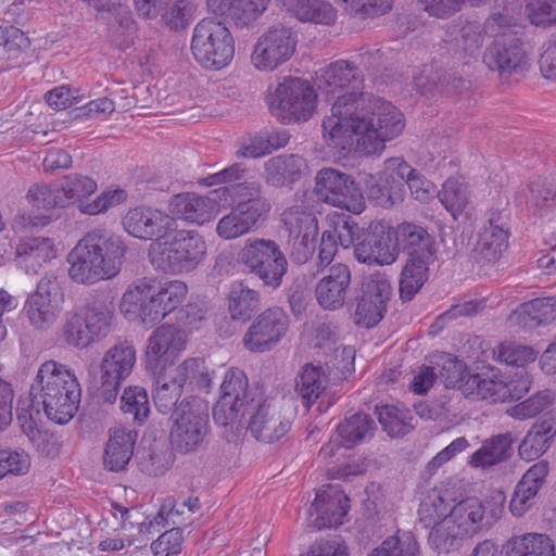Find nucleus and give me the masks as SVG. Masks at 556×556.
<instances>
[{
	"mask_svg": "<svg viewBox=\"0 0 556 556\" xmlns=\"http://www.w3.org/2000/svg\"><path fill=\"white\" fill-rule=\"evenodd\" d=\"M355 258L367 265H390L395 262L393 227L383 220H374L363 228L354 249Z\"/></svg>",
	"mask_w": 556,
	"mask_h": 556,
	"instance_id": "18",
	"label": "nucleus"
},
{
	"mask_svg": "<svg viewBox=\"0 0 556 556\" xmlns=\"http://www.w3.org/2000/svg\"><path fill=\"white\" fill-rule=\"evenodd\" d=\"M527 204L540 217L556 213V181L536 178L528 184Z\"/></svg>",
	"mask_w": 556,
	"mask_h": 556,
	"instance_id": "41",
	"label": "nucleus"
},
{
	"mask_svg": "<svg viewBox=\"0 0 556 556\" xmlns=\"http://www.w3.org/2000/svg\"><path fill=\"white\" fill-rule=\"evenodd\" d=\"M59 282L55 277H42L36 291L30 294L25 303L24 311L29 323L37 329L47 328L56 317V306L52 304V295L59 291Z\"/></svg>",
	"mask_w": 556,
	"mask_h": 556,
	"instance_id": "28",
	"label": "nucleus"
},
{
	"mask_svg": "<svg viewBox=\"0 0 556 556\" xmlns=\"http://www.w3.org/2000/svg\"><path fill=\"white\" fill-rule=\"evenodd\" d=\"M375 414L382 430L390 437H404L413 429L410 425L413 417L408 409L394 405H381L376 406Z\"/></svg>",
	"mask_w": 556,
	"mask_h": 556,
	"instance_id": "47",
	"label": "nucleus"
},
{
	"mask_svg": "<svg viewBox=\"0 0 556 556\" xmlns=\"http://www.w3.org/2000/svg\"><path fill=\"white\" fill-rule=\"evenodd\" d=\"M62 197H64L66 206L91 195L97 190V182L80 174H70L60 181Z\"/></svg>",
	"mask_w": 556,
	"mask_h": 556,
	"instance_id": "55",
	"label": "nucleus"
},
{
	"mask_svg": "<svg viewBox=\"0 0 556 556\" xmlns=\"http://www.w3.org/2000/svg\"><path fill=\"white\" fill-rule=\"evenodd\" d=\"M438 377L447 389H460L465 393V381L470 375L464 362L453 358L451 355L441 358Z\"/></svg>",
	"mask_w": 556,
	"mask_h": 556,
	"instance_id": "57",
	"label": "nucleus"
},
{
	"mask_svg": "<svg viewBox=\"0 0 556 556\" xmlns=\"http://www.w3.org/2000/svg\"><path fill=\"white\" fill-rule=\"evenodd\" d=\"M315 191L326 203L353 214H361L366 207L363 192L354 179L332 167H324L317 172Z\"/></svg>",
	"mask_w": 556,
	"mask_h": 556,
	"instance_id": "13",
	"label": "nucleus"
},
{
	"mask_svg": "<svg viewBox=\"0 0 556 556\" xmlns=\"http://www.w3.org/2000/svg\"><path fill=\"white\" fill-rule=\"evenodd\" d=\"M508 230L484 229L479 233L477 250L486 263L496 262L508 248Z\"/></svg>",
	"mask_w": 556,
	"mask_h": 556,
	"instance_id": "50",
	"label": "nucleus"
},
{
	"mask_svg": "<svg viewBox=\"0 0 556 556\" xmlns=\"http://www.w3.org/2000/svg\"><path fill=\"white\" fill-rule=\"evenodd\" d=\"M62 193L60 181L34 185L28 189L27 199L37 208L66 207L67 200L62 197Z\"/></svg>",
	"mask_w": 556,
	"mask_h": 556,
	"instance_id": "53",
	"label": "nucleus"
},
{
	"mask_svg": "<svg viewBox=\"0 0 556 556\" xmlns=\"http://www.w3.org/2000/svg\"><path fill=\"white\" fill-rule=\"evenodd\" d=\"M555 402V393L551 389L538 391L527 400L516 404L508 409L509 416L515 419L525 420L534 418L549 408Z\"/></svg>",
	"mask_w": 556,
	"mask_h": 556,
	"instance_id": "52",
	"label": "nucleus"
},
{
	"mask_svg": "<svg viewBox=\"0 0 556 556\" xmlns=\"http://www.w3.org/2000/svg\"><path fill=\"white\" fill-rule=\"evenodd\" d=\"M135 363L136 350L131 344L121 342L111 346L101 361L98 397L105 403H114L123 381L131 374Z\"/></svg>",
	"mask_w": 556,
	"mask_h": 556,
	"instance_id": "16",
	"label": "nucleus"
},
{
	"mask_svg": "<svg viewBox=\"0 0 556 556\" xmlns=\"http://www.w3.org/2000/svg\"><path fill=\"white\" fill-rule=\"evenodd\" d=\"M349 503L350 498L339 486L327 485L318 491L309 508L311 516L316 514L314 527L321 530L341 526L350 510Z\"/></svg>",
	"mask_w": 556,
	"mask_h": 556,
	"instance_id": "24",
	"label": "nucleus"
},
{
	"mask_svg": "<svg viewBox=\"0 0 556 556\" xmlns=\"http://www.w3.org/2000/svg\"><path fill=\"white\" fill-rule=\"evenodd\" d=\"M242 261L250 273L265 285L277 288L288 269L287 258L277 242L255 239L242 250Z\"/></svg>",
	"mask_w": 556,
	"mask_h": 556,
	"instance_id": "14",
	"label": "nucleus"
},
{
	"mask_svg": "<svg viewBox=\"0 0 556 556\" xmlns=\"http://www.w3.org/2000/svg\"><path fill=\"white\" fill-rule=\"evenodd\" d=\"M465 394L493 403H504L509 400L505 379L500 370L495 368L469 375L465 381Z\"/></svg>",
	"mask_w": 556,
	"mask_h": 556,
	"instance_id": "33",
	"label": "nucleus"
},
{
	"mask_svg": "<svg viewBox=\"0 0 556 556\" xmlns=\"http://www.w3.org/2000/svg\"><path fill=\"white\" fill-rule=\"evenodd\" d=\"M190 49L203 68L219 71L233 59L235 39L223 22L203 18L193 28Z\"/></svg>",
	"mask_w": 556,
	"mask_h": 556,
	"instance_id": "8",
	"label": "nucleus"
},
{
	"mask_svg": "<svg viewBox=\"0 0 556 556\" xmlns=\"http://www.w3.org/2000/svg\"><path fill=\"white\" fill-rule=\"evenodd\" d=\"M516 313L523 327L535 328L556 317V296L538 298L519 305Z\"/></svg>",
	"mask_w": 556,
	"mask_h": 556,
	"instance_id": "42",
	"label": "nucleus"
},
{
	"mask_svg": "<svg viewBox=\"0 0 556 556\" xmlns=\"http://www.w3.org/2000/svg\"><path fill=\"white\" fill-rule=\"evenodd\" d=\"M450 503L438 491L428 493L419 504V523L433 532L448 516Z\"/></svg>",
	"mask_w": 556,
	"mask_h": 556,
	"instance_id": "46",
	"label": "nucleus"
},
{
	"mask_svg": "<svg viewBox=\"0 0 556 556\" xmlns=\"http://www.w3.org/2000/svg\"><path fill=\"white\" fill-rule=\"evenodd\" d=\"M138 432L123 427L110 430L103 465L109 471L124 470L134 455Z\"/></svg>",
	"mask_w": 556,
	"mask_h": 556,
	"instance_id": "32",
	"label": "nucleus"
},
{
	"mask_svg": "<svg viewBox=\"0 0 556 556\" xmlns=\"http://www.w3.org/2000/svg\"><path fill=\"white\" fill-rule=\"evenodd\" d=\"M329 383V377L319 365L305 364L295 377V392L306 408L320 399Z\"/></svg>",
	"mask_w": 556,
	"mask_h": 556,
	"instance_id": "35",
	"label": "nucleus"
},
{
	"mask_svg": "<svg viewBox=\"0 0 556 556\" xmlns=\"http://www.w3.org/2000/svg\"><path fill=\"white\" fill-rule=\"evenodd\" d=\"M281 223L287 239L319 233L317 217L300 206L286 208L281 214Z\"/></svg>",
	"mask_w": 556,
	"mask_h": 556,
	"instance_id": "44",
	"label": "nucleus"
},
{
	"mask_svg": "<svg viewBox=\"0 0 556 556\" xmlns=\"http://www.w3.org/2000/svg\"><path fill=\"white\" fill-rule=\"evenodd\" d=\"M549 472L547 460H539L526 470L513 492L509 510L515 517H522L536 504L541 489L545 485Z\"/></svg>",
	"mask_w": 556,
	"mask_h": 556,
	"instance_id": "25",
	"label": "nucleus"
},
{
	"mask_svg": "<svg viewBox=\"0 0 556 556\" xmlns=\"http://www.w3.org/2000/svg\"><path fill=\"white\" fill-rule=\"evenodd\" d=\"M438 198L453 215L462 213L467 204L466 189L458 179L448 178L438 191Z\"/></svg>",
	"mask_w": 556,
	"mask_h": 556,
	"instance_id": "58",
	"label": "nucleus"
},
{
	"mask_svg": "<svg viewBox=\"0 0 556 556\" xmlns=\"http://www.w3.org/2000/svg\"><path fill=\"white\" fill-rule=\"evenodd\" d=\"M526 10L535 26L556 23V0H526Z\"/></svg>",
	"mask_w": 556,
	"mask_h": 556,
	"instance_id": "62",
	"label": "nucleus"
},
{
	"mask_svg": "<svg viewBox=\"0 0 556 556\" xmlns=\"http://www.w3.org/2000/svg\"><path fill=\"white\" fill-rule=\"evenodd\" d=\"M169 441L181 454L195 452L205 445L210 432L208 406L195 396L185 397L170 415Z\"/></svg>",
	"mask_w": 556,
	"mask_h": 556,
	"instance_id": "7",
	"label": "nucleus"
},
{
	"mask_svg": "<svg viewBox=\"0 0 556 556\" xmlns=\"http://www.w3.org/2000/svg\"><path fill=\"white\" fill-rule=\"evenodd\" d=\"M97 10L99 13L108 14L106 20L111 43L119 50H126L130 46L131 35L136 31V24L129 7L109 2L98 7Z\"/></svg>",
	"mask_w": 556,
	"mask_h": 556,
	"instance_id": "31",
	"label": "nucleus"
},
{
	"mask_svg": "<svg viewBox=\"0 0 556 556\" xmlns=\"http://www.w3.org/2000/svg\"><path fill=\"white\" fill-rule=\"evenodd\" d=\"M153 375L155 376L153 392L155 408L163 415L173 414L179 405L178 400L184 388L174 376H168L165 370H157Z\"/></svg>",
	"mask_w": 556,
	"mask_h": 556,
	"instance_id": "43",
	"label": "nucleus"
},
{
	"mask_svg": "<svg viewBox=\"0 0 556 556\" xmlns=\"http://www.w3.org/2000/svg\"><path fill=\"white\" fill-rule=\"evenodd\" d=\"M305 167V160L298 154L276 155L264 164V180L275 188L288 187L301 179Z\"/></svg>",
	"mask_w": 556,
	"mask_h": 556,
	"instance_id": "34",
	"label": "nucleus"
},
{
	"mask_svg": "<svg viewBox=\"0 0 556 556\" xmlns=\"http://www.w3.org/2000/svg\"><path fill=\"white\" fill-rule=\"evenodd\" d=\"M350 285V266L344 263H334L315 286L317 303L327 311L343 307Z\"/></svg>",
	"mask_w": 556,
	"mask_h": 556,
	"instance_id": "26",
	"label": "nucleus"
},
{
	"mask_svg": "<svg viewBox=\"0 0 556 556\" xmlns=\"http://www.w3.org/2000/svg\"><path fill=\"white\" fill-rule=\"evenodd\" d=\"M556 437V407L536 420L518 445V454L527 462L538 459L552 446Z\"/></svg>",
	"mask_w": 556,
	"mask_h": 556,
	"instance_id": "29",
	"label": "nucleus"
},
{
	"mask_svg": "<svg viewBox=\"0 0 556 556\" xmlns=\"http://www.w3.org/2000/svg\"><path fill=\"white\" fill-rule=\"evenodd\" d=\"M127 250L118 236L101 229L89 231L68 254V275L84 285L113 278L119 273Z\"/></svg>",
	"mask_w": 556,
	"mask_h": 556,
	"instance_id": "4",
	"label": "nucleus"
},
{
	"mask_svg": "<svg viewBox=\"0 0 556 556\" xmlns=\"http://www.w3.org/2000/svg\"><path fill=\"white\" fill-rule=\"evenodd\" d=\"M404 126V115L396 106L363 92L338 97L331 114L323 121L328 146L364 155L380 154L386 142L396 138Z\"/></svg>",
	"mask_w": 556,
	"mask_h": 556,
	"instance_id": "1",
	"label": "nucleus"
},
{
	"mask_svg": "<svg viewBox=\"0 0 556 556\" xmlns=\"http://www.w3.org/2000/svg\"><path fill=\"white\" fill-rule=\"evenodd\" d=\"M323 80L329 92H334L348 87L358 88L362 85L363 76L353 63L338 60L325 70Z\"/></svg>",
	"mask_w": 556,
	"mask_h": 556,
	"instance_id": "45",
	"label": "nucleus"
},
{
	"mask_svg": "<svg viewBox=\"0 0 556 556\" xmlns=\"http://www.w3.org/2000/svg\"><path fill=\"white\" fill-rule=\"evenodd\" d=\"M184 530L181 528H173L163 532L151 544L154 556L178 555L181 552L184 542Z\"/></svg>",
	"mask_w": 556,
	"mask_h": 556,
	"instance_id": "64",
	"label": "nucleus"
},
{
	"mask_svg": "<svg viewBox=\"0 0 556 556\" xmlns=\"http://www.w3.org/2000/svg\"><path fill=\"white\" fill-rule=\"evenodd\" d=\"M55 257L53 240L48 237H26L15 248L16 265L27 274H36Z\"/></svg>",
	"mask_w": 556,
	"mask_h": 556,
	"instance_id": "30",
	"label": "nucleus"
},
{
	"mask_svg": "<svg viewBox=\"0 0 556 556\" xmlns=\"http://www.w3.org/2000/svg\"><path fill=\"white\" fill-rule=\"evenodd\" d=\"M174 376L184 388L186 384L201 391H210L212 379L203 358H188L176 369Z\"/></svg>",
	"mask_w": 556,
	"mask_h": 556,
	"instance_id": "48",
	"label": "nucleus"
},
{
	"mask_svg": "<svg viewBox=\"0 0 556 556\" xmlns=\"http://www.w3.org/2000/svg\"><path fill=\"white\" fill-rule=\"evenodd\" d=\"M245 187L240 185L223 186L201 195L197 192H180L170 197L168 211L170 217L188 224L203 225L214 218L222 202L237 195Z\"/></svg>",
	"mask_w": 556,
	"mask_h": 556,
	"instance_id": "12",
	"label": "nucleus"
},
{
	"mask_svg": "<svg viewBox=\"0 0 556 556\" xmlns=\"http://www.w3.org/2000/svg\"><path fill=\"white\" fill-rule=\"evenodd\" d=\"M413 168L401 157H391L384 162L383 169L379 176L396 199L402 198L404 187Z\"/></svg>",
	"mask_w": 556,
	"mask_h": 556,
	"instance_id": "51",
	"label": "nucleus"
},
{
	"mask_svg": "<svg viewBox=\"0 0 556 556\" xmlns=\"http://www.w3.org/2000/svg\"><path fill=\"white\" fill-rule=\"evenodd\" d=\"M504 501L502 492L485 501L477 497L462 500L451 507L444 522L429 532V544L440 553L457 549L466 538L493 527L502 517Z\"/></svg>",
	"mask_w": 556,
	"mask_h": 556,
	"instance_id": "2",
	"label": "nucleus"
},
{
	"mask_svg": "<svg viewBox=\"0 0 556 556\" xmlns=\"http://www.w3.org/2000/svg\"><path fill=\"white\" fill-rule=\"evenodd\" d=\"M187 332L173 325L157 327L148 340L146 368L152 374L166 370L186 349Z\"/></svg>",
	"mask_w": 556,
	"mask_h": 556,
	"instance_id": "20",
	"label": "nucleus"
},
{
	"mask_svg": "<svg viewBox=\"0 0 556 556\" xmlns=\"http://www.w3.org/2000/svg\"><path fill=\"white\" fill-rule=\"evenodd\" d=\"M247 427L260 442L274 443L283 438L291 429V421L271 402L258 399L253 410L245 416L242 426Z\"/></svg>",
	"mask_w": 556,
	"mask_h": 556,
	"instance_id": "21",
	"label": "nucleus"
},
{
	"mask_svg": "<svg viewBox=\"0 0 556 556\" xmlns=\"http://www.w3.org/2000/svg\"><path fill=\"white\" fill-rule=\"evenodd\" d=\"M330 230L332 235L338 239L340 245L343 249L356 247L359 241L363 228H359L355 219L349 215L341 214L337 215L331 220Z\"/></svg>",
	"mask_w": 556,
	"mask_h": 556,
	"instance_id": "59",
	"label": "nucleus"
},
{
	"mask_svg": "<svg viewBox=\"0 0 556 556\" xmlns=\"http://www.w3.org/2000/svg\"><path fill=\"white\" fill-rule=\"evenodd\" d=\"M122 225L129 236L151 242L176 226L167 213L143 205L129 208L122 218Z\"/></svg>",
	"mask_w": 556,
	"mask_h": 556,
	"instance_id": "22",
	"label": "nucleus"
},
{
	"mask_svg": "<svg viewBox=\"0 0 556 556\" xmlns=\"http://www.w3.org/2000/svg\"><path fill=\"white\" fill-rule=\"evenodd\" d=\"M121 409L131 416L138 425H143L150 415L148 392L142 387H128L121 397Z\"/></svg>",
	"mask_w": 556,
	"mask_h": 556,
	"instance_id": "49",
	"label": "nucleus"
},
{
	"mask_svg": "<svg viewBox=\"0 0 556 556\" xmlns=\"http://www.w3.org/2000/svg\"><path fill=\"white\" fill-rule=\"evenodd\" d=\"M394 253L407 257L437 258L435 241L428 230L414 223L404 222L393 227Z\"/></svg>",
	"mask_w": 556,
	"mask_h": 556,
	"instance_id": "27",
	"label": "nucleus"
},
{
	"mask_svg": "<svg viewBox=\"0 0 556 556\" xmlns=\"http://www.w3.org/2000/svg\"><path fill=\"white\" fill-rule=\"evenodd\" d=\"M187 293L188 287L181 280L156 282L142 278L123 294L121 308L126 314L138 315L144 326L152 327L177 313Z\"/></svg>",
	"mask_w": 556,
	"mask_h": 556,
	"instance_id": "5",
	"label": "nucleus"
},
{
	"mask_svg": "<svg viewBox=\"0 0 556 556\" xmlns=\"http://www.w3.org/2000/svg\"><path fill=\"white\" fill-rule=\"evenodd\" d=\"M206 255V243L195 230L172 226L148 248L152 267L163 274L178 275L195 269Z\"/></svg>",
	"mask_w": 556,
	"mask_h": 556,
	"instance_id": "6",
	"label": "nucleus"
},
{
	"mask_svg": "<svg viewBox=\"0 0 556 556\" xmlns=\"http://www.w3.org/2000/svg\"><path fill=\"white\" fill-rule=\"evenodd\" d=\"M506 556H555V544L545 533L514 535L504 545Z\"/></svg>",
	"mask_w": 556,
	"mask_h": 556,
	"instance_id": "38",
	"label": "nucleus"
},
{
	"mask_svg": "<svg viewBox=\"0 0 556 556\" xmlns=\"http://www.w3.org/2000/svg\"><path fill=\"white\" fill-rule=\"evenodd\" d=\"M290 326L287 312L268 307L251 323L242 338L244 349L251 353H265L276 348L286 337Z\"/></svg>",
	"mask_w": 556,
	"mask_h": 556,
	"instance_id": "15",
	"label": "nucleus"
},
{
	"mask_svg": "<svg viewBox=\"0 0 556 556\" xmlns=\"http://www.w3.org/2000/svg\"><path fill=\"white\" fill-rule=\"evenodd\" d=\"M239 185L247 189L240 190L237 195L222 202V206H231L245 225L254 231L267 219L271 205L266 198L261 195L262 187L257 181L244 180Z\"/></svg>",
	"mask_w": 556,
	"mask_h": 556,
	"instance_id": "23",
	"label": "nucleus"
},
{
	"mask_svg": "<svg viewBox=\"0 0 556 556\" xmlns=\"http://www.w3.org/2000/svg\"><path fill=\"white\" fill-rule=\"evenodd\" d=\"M437 258L407 257L400 277V299L409 302L419 292L429 278V266Z\"/></svg>",
	"mask_w": 556,
	"mask_h": 556,
	"instance_id": "37",
	"label": "nucleus"
},
{
	"mask_svg": "<svg viewBox=\"0 0 556 556\" xmlns=\"http://www.w3.org/2000/svg\"><path fill=\"white\" fill-rule=\"evenodd\" d=\"M485 65L500 76L521 75L529 67L528 54L515 34L497 36L483 55Z\"/></svg>",
	"mask_w": 556,
	"mask_h": 556,
	"instance_id": "19",
	"label": "nucleus"
},
{
	"mask_svg": "<svg viewBox=\"0 0 556 556\" xmlns=\"http://www.w3.org/2000/svg\"><path fill=\"white\" fill-rule=\"evenodd\" d=\"M391 292L392 288L386 275L375 273L363 279L361 295L358 299L376 302L378 305L387 306Z\"/></svg>",
	"mask_w": 556,
	"mask_h": 556,
	"instance_id": "56",
	"label": "nucleus"
},
{
	"mask_svg": "<svg viewBox=\"0 0 556 556\" xmlns=\"http://www.w3.org/2000/svg\"><path fill=\"white\" fill-rule=\"evenodd\" d=\"M29 397L36 415L42 407L48 419L65 425L78 410L81 389L75 374L65 365L48 361L39 367Z\"/></svg>",
	"mask_w": 556,
	"mask_h": 556,
	"instance_id": "3",
	"label": "nucleus"
},
{
	"mask_svg": "<svg viewBox=\"0 0 556 556\" xmlns=\"http://www.w3.org/2000/svg\"><path fill=\"white\" fill-rule=\"evenodd\" d=\"M317 93L311 84L301 78L287 77L268 96L270 113L283 124L309 119L315 110Z\"/></svg>",
	"mask_w": 556,
	"mask_h": 556,
	"instance_id": "10",
	"label": "nucleus"
},
{
	"mask_svg": "<svg viewBox=\"0 0 556 556\" xmlns=\"http://www.w3.org/2000/svg\"><path fill=\"white\" fill-rule=\"evenodd\" d=\"M296 42V34L290 28L270 27L254 45L251 62L258 71H274L291 59Z\"/></svg>",
	"mask_w": 556,
	"mask_h": 556,
	"instance_id": "17",
	"label": "nucleus"
},
{
	"mask_svg": "<svg viewBox=\"0 0 556 556\" xmlns=\"http://www.w3.org/2000/svg\"><path fill=\"white\" fill-rule=\"evenodd\" d=\"M387 312L386 305L358 299L354 312V321L357 326L372 328L377 326Z\"/></svg>",
	"mask_w": 556,
	"mask_h": 556,
	"instance_id": "63",
	"label": "nucleus"
},
{
	"mask_svg": "<svg viewBox=\"0 0 556 556\" xmlns=\"http://www.w3.org/2000/svg\"><path fill=\"white\" fill-rule=\"evenodd\" d=\"M110 328V312L94 304H88L65 314L60 338L66 345L83 350L106 337Z\"/></svg>",
	"mask_w": 556,
	"mask_h": 556,
	"instance_id": "11",
	"label": "nucleus"
},
{
	"mask_svg": "<svg viewBox=\"0 0 556 556\" xmlns=\"http://www.w3.org/2000/svg\"><path fill=\"white\" fill-rule=\"evenodd\" d=\"M513 443L514 438L509 432L493 435L471 455L469 464L472 467L485 468L505 462L513 454Z\"/></svg>",
	"mask_w": 556,
	"mask_h": 556,
	"instance_id": "39",
	"label": "nucleus"
},
{
	"mask_svg": "<svg viewBox=\"0 0 556 556\" xmlns=\"http://www.w3.org/2000/svg\"><path fill=\"white\" fill-rule=\"evenodd\" d=\"M258 399L249 389L245 372L239 368L226 371L219 388V397L213 406V419L222 426H242Z\"/></svg>",
	"mask_w": 556,
	"mask_h": 556,
	"instance_id": "9",
	"label": "nucleus"
},
{
	"mask_svg": "<svg viewBox=\"0 0 556 556\" xmlns=\"http://www.w3.org/2000/svg\"><path fill=\"white\" fill-rule=\"evenodd\" d=\"M227 300L230 318L241 323L251 320L261 306L260 293L242 281L232 282Z\"/></svg>",
	"mask_w": 556,
	"mask_h": 556,
	"instance_id": "36",
	"label": "nucleus"
},
{
	"mask_svg": "<svg viewBox=\"0 0 556 556\" xmlns=\"http://www.w3.org/2000/svg\"><path fill=\"white\" fill-rule=\"evenodd\" d=\"M30 459L24 451L0 450V479L8 475L21 476L28 472Z\"/></svg>",
	"mask_w": 556,
	"mask_h": 556,
	"instance_id": "60",
	"label": "nucleus"
},
{
	"mask_svg": "<svg viewBox=\"0 0 556 556\" xmlns=\"http://www.w3.org/2000/svg\"><path fill=\"white\" fill-rule=\"evenodd\" d=\"M269 0H236L232 8V21L238 27H244L256 21L266 10Z\"/></svg>",
	"mask_w": 556,
	"mask_h": 556,
	"instance_id": "61",
	"label": "nucleus"
},
{
	"mask_svg": "<svg viewBox=\"0 0 556 556\" xmlns=\"http://www.w3.org/2000/svg\"><path fill=\"white\" fill-rule=\"evenodd\" d=\"M494 358L506 365L516 366L522 369L527 364L532 363L536 358L533 349L520 345L514 342H503L493 350Z\"/></svg>",
	"mask_w": 556,
	"mask_h": 556,
	"instance_id": "54",
	"label": "nucleus"
},
{
	"mask_svg": "<svg viewBox=\"0 0 556 556\" xmlns=\"http://www.w3.org/2000/svg\"><path fill=\"white\" fill-rule=\"evenodd\" d=\"M376 430L374 419L365 413H356L345 417L337 426L338 434L341 439V445L345 448H352L364 442L366 438H371Z\"/></svg>",
	"mask_w": 556,
	"mask_h": 556,
	"instance_id": "40",
	"label": "nucleus"
}]
</instances>
